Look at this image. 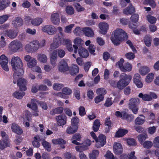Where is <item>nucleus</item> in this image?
<instances>
[{
  "instance_id": "obj_59",
  "label": "nucleus",
  "mask_w": 159,
  "mask_h": 159,
  "mask_svg": "<svg viewBox=\"0 0 159 159\" xmlns=\"http://www.w3.org/2000/svg\"><path fill=\"white\" fill-rule=\"evenodd\" d=\"M148 21L151 24L155 23L157 21V19L155 17L149 15L147 16Z\"/></svg>"
},
{
  "instance_id": "obj_25",
  "label": "nucleus",
  "mask_w": 159,
  "mask_h": 159,
  "mask_svg": "<svg viewBox=\"0 0 159 159\" xmlns=\"http://www.w3.org/2000/svg\"><path fill=\"white\" fill-rule=\"evenodd\" d=\"M37 59L38 61L42 63H46L48 60V57L44 54L40 53L38 55Z\"/></svg>"
},
{
  "instance_id": "obj_50",
  "label": "nucleus",
  "mask_w": 159,
  "mask_h": 159,
  "mask_svg": "<svg viewBox=\"0 0 159 159\" xmlns=\"http://www.w3.org/2000/svg\"><path fill=\"white\" fill-rule=\"evenodd\" d=\"M64 37V36L60 38L61 45L65 44L66 46L71 43V42L70 40L69 39H65Z\"/></svg>"
},
{
  "instance_id": "obj_12",
  "label": "nucleus",
  "mask_w": 159,
  "mask_h": 159,
  "mask_svg": "<svg viewBox=\"0 0 159 159\" xmlns=\"http://www.w3.org/2000/svg\"><path fill=\"white\" fill-rule=\"evenodd\" d=\"M58 69L61 72H64L68 70L69 67L66 61L64 59L61 60L60 62Z\"/></svg>"
},
{
  "instance_id": "obj_9",
  "label": "nucleus",
  "mask_w": 159,
  "mask_h": 159,
  "mask_svg": "<svg viewBox=\"0 0 159 159\" xmlns=\"http://www.w3.org/2000/svg\"><path fill=\"white\" fill-rule=\"evenodd\" d=\"M106 137L105 135L100 134L95 140L96 147L98 148L103 146L106 143Z\"/></svg>"
},
{
  "instance_id": "obj_34",
  "label": "nucleus",
  "mask_w": 159,
  "mask_h": 159,
  "mask_svg": "<svg viewBox=\"0 0 159 159\" xmlns=\"http://www.w3.org/2000/svg\"><path fill=\"white\" fill-rule=\"evenodd\" d=\"M31 43L32 44L34 52H37L39 48V41L36 40H33L31 41Z\"/></svg>"
},
{
  "instance_id": "obj_57",
  "label": "nucleus",
  "mask_w": 159,
  "mask_h": 159,
  "mask_svg": "<svg viewBox=\"0 0 159 159\" xmlns=\"http://www.w3.org/2000/svg\"><path fill=\"white\" fill-rule=\"evenodd\" d=\"M82 30L80 27H77L74 30L73 32L75 35L79 36L81 34Z\"/></svg>"
},
{
  "instance_id": "obj_1",
  "label": "nucleus",
  "mask_w": 159,
  "mask_h": 159,
  "mask_svg": "<svg viewBox=\"0 0 159 159\" xmlns=\"http://www.w3.org/2000/svg\"><path fill=\"white\" fill-rule=\"evenodd\" d=\"M11 64L14 71L13 83L15 84L18 78V76H22L23 74V64L19 57L14 56L11 58Z\"/></svg>"
},
{
  "instance_id": "obj_60",
  "label": "nucleus",
  "mask_w": 159,
  "mask_h": 159,
  "mask_svg": "<svg viewBox=\"0 0 159 159\" xmlns=\"http://www.w3.org/2000/svg\"><path fill=\"white\" fill-rule=\"evenodd\" d=\"M96 93L98 95L103 96L106 93L107 91L104 88H99L97 89Z\"/></svg>"
},
{
  "instance_id": "obj_36",
  "label": "nucleus",
  "mask_w": 159,
  "mask_h": 159,
  "mask_svg": "<svg viewBox=\"0 0 159 159\" xmlns=\"http://www.w3.org/2000/svg\"><path fill=\"white\" fill-rule=\"evenodd\" d=\"M52 143L56 145H64L66 143V141L62 139H53L52 140Z\"/></svg>"
},
{
  "instance_id": "obj_62",
  "label": "nucleus",
  "mask_w": 159,
  "mask_h": 159,
  "mask_svg": "<svg viewBox=\"0 0 159 159\" xmlns=\"http://www.w3.org/2000/svg\"><path fill=\"white\" fill-rule=\"evenodd\" d=\"M79 122V119L76 117H73L71 120V125L72 126H78L77 125Z\"/></svg>"
},
{
  "instance_id": "obj_6",
  "label": "nucleus",
  "mask_w": 159,
  "mask_h": 159,
  "mask_svg": "<svg viewBox=\"0 0 159 159\" xmlns=\"http://www.w3.org/2000/svg\"><path fill=\"white\" fill-rule=\"evenodd\" d=\"M138 97L146 101H151L153 99H156L157 98V96L155 93L152 92H150L149 94H143L142 93H140Z\"/></svg>"
},
{
  "instance_id": "obj_54",
  "label": "nucleus",
  "mask_w": 159,
  "mask_h": 159,
  "mask_svg": "<svg viewBox=\"0 0 159 159\" xmlns=\"http://www.w3.org/2000/svg\"><path fill=\"white\" fill-rule=\"evenodd\" d=\"M66 13L69 15H72L74 13V10L73 7L70 6L66 7Z\"/></svg>"
},
{
  "instance_id": "obj_33",
  "label": "nucleus",
  "mask_w": 159,
  "mask_h": 159,
  "mask_svg": "<svg viewBox=\"0 0 159 159\" xmlns=\"http://www.w3.org/2000/svg\"><path fill=\"white\" fill-rule=\"evenodd\" d=\"M132 68V65L128 62L125 63L123 68H121V70L123 72L130 71Z\"/></svg>"
},
{
  "instance_id": "obj_56",
  "label": "nucleus",
  "mask_w": 159,
  "mask_h": 159,
  "mask_svg": "<svg viewBox=\"0 0 159 159\" xmlns=\"http://www.w3.org/2000/svg\"><path fill=\"white\" fill-rule=\"evenodd\" d=\"M62 91L64 92V93H65L66 95H69L72 93V90L67 87L64 88L62 89Z\"/></svg>"
},
{
  "instance_id": "obj_15",
  "label": "nucleus",
  "mask_w": 159,
  "mask_h": 159,
  "mask_svg": "<svg viewBox=\"0 0 159 159\" xmlns=\"http://www.w3.org/2000/svg\"><path fill=\"white\" fill-rule=\"evenodd\" d=\"M61 45L60 38L55 36L53 40V42L51 44L50 49H53L58 48Z\"/></svg>"
},
{
  "instance_id": "obj_8",
  "label": "nucleus",
  "mask_w": 159,
  "mask_h": 159,
  "mask_svg": "<svg viewBox=\"0 0 159 159\" xmlns=\"http://www.w3.org/2000/svg\"><path fill=\"white\" fill-rule=\"evenodd\" d=\"M41 30L43 32L50 35H53L57 32L56 28L53 25H46L43 26Z\"/></svg>"
},
{
  "instance_id": "obj_63",
  "label": "nucleus",
  "mask_w": 159,
  "mask_h": 159,
  "mask_svg": "<svg viewBox=\"0 0 159 159\" xmlns=\"http://www.w3.org/2000/svg\"><path fill=\"white\" fill-rule=\"evenodd\" d=\"M125 57L127 59L131 60L134 59L135 57V56L134 53L129 52L125 54Z\"/></svg>"
},
{
  "instance_id": "obj_55",
  "label": "nucleus",
  "mask_w": 159,
  "mask_h": 159,
  "mask_svg": "<svg viewBox=\"0 0 159 159\" xmlns=\"http://www.w3.org/2000/svg\"><path fill=\"white\" fill-rule=\"evenodd\" d=\"M63 87V85L61 84L55 83L53 85V89L55 90L59 91Z\"/></svg>"
},
{
  "instance_id": "obj_11",
  "label": "nucleus",
  "mask_w": 159,
  "mask_h": 159,
  "mask_svg": "<svg viewBox=\"0 0 159 159\" xmlns=\"http://www.w3.org/2000/svg\"><path fill=\"white\" fill-rule=\"evenodd\" d=\"M141 76L138 73L134 74L133 78V83L136 86L139 88H141L143 87V84L140 79Z\"/></svg>"
},
{
  "instance_id": "obj_43",
  "label": "nucleus",
  "mask_w": 159,
  "mask_h": 159,
  "mask_svg": "<svg viewBox=\"0 0 159 159\" xmlns=\"http://www.w3.org/2000/svg\"><path fill=\"white\" fill-rule=\"evenodd\" d=\"M100 125L99 120L96 119L94 122L93 127V129L95 132L97 131L99 129Z\"/></svg>"
},
{
  "instance_id": "obj_64",
  "label": "nucleus",
  "mask_w": 159,
  "mask_h": 159,
  "mask_svg": "<svg viewBox=\"0 0 159 159\" xmlns=\"http://www.w3.org/2000/svg\"><path fill=\"white\" fill-rule=\"evenodd\" d=\"M134 118V117L132 114H128L126 113L125 115L124 118V119L127 120L128 121H131L133 120Z\"/></svg>"
},
{
  "instance_id": "obj_19",
  "label": "nucleus",
  "mask_w": 159,
  "mask_h": 159,
  "mask_svg": "<svg viewBox=\"0 0 159 159\" xmlns=\"http://www.w3.org/2000/svg\"><path fill=\"white\" fill-rule=\"evenodd\" d=\"M51 20L54 25H58L60 22L59 14L57 12L52 13L51 16Z\"/></svg>"
},
{
  "instance_id": "obj_24",
  "label": "nucleus",
  "mask_w": 159,
  "mask_h": 159,
  "mask_svg": "<svg viewBox=\"0 0 159 159\" xmlns=\"http://www.w3.org/2000/svg\"><path fill=\"white\" fill-rule=\"evenodd\" d=\"M82 31L85 35L90 37H93L94 35L93 31L89 27L84 28L83 29Z\"/></svg>"
},
{
  "instance_id": "obj_52",
  "label": "nucleus",
  "mask_w": 159,
  "mask_h": 159,
  "mask_svg": "<svg viewBox=\"0 0 159 159\" xmlns=\"http://www.w3.org/2000/svg\"><path fill=\"white\" fill-rule=\"evenodd\" d=\"M74 26V24H71L66 26L64 30L65 32L67 34H70L72 32V28Z\"/></svg>"
},
{
  "instance_id": "obj_61",
  "label": "nucleus",
  "mask_w": 159,
  "mask_h": 159,
  "mask_svg": "<svg viewBox=\"0 0 159 159\" xmlns=\"http://www.w3.org/2000/svg\"><path fill=\"white\" fill-rule=\"evenodd\" d=\"M107 159H117L116 157H114L113 154L110 151H108L105 155Z\"/></svg>"
},
{
  "instance_id": "obj_14",
  "label": "nucleus",
  "mask_w": 159,
  "mask_h": 159,
  "mask_svg": "<svg viewBox=\"0 0 159 159\" xmlns=\"http://www.w3.org/2000/svg\"><path fill=\"white\" fill-rule=\"evenodd\" d=\"M98 27L100 33L103 34H105L107 33L109 28V25L107 23L103 22L99 24Z\"/></svg>"
},
{
  "instance_id": "obj_41",
  "label": "nucleus",
  "mask_w": 159,
  "mask_h": 159,
  "mask_svg": "<svg viewBox=\"0 0 159 159\" xmlns=\"http://www.w3.org/2000/svg\"><path fill=\"white\" fill-rule=\"evenodd\" d=\"M27 107L30 108L34 111V112L33 113V115L35 116H38V112H39V110L37 105L31 106L30 104H27Z\"/></svg>"
},
{
  "instance_id": "obj_31",
  "label": "nucleus",
  "mask_w": 159,
  "mask_h": 159,
  "mask_svg": "<svg viewBox=\"0 0 159 159\" xmlns=\"http://www.w3.org/2000/svg\"><path fill=\"white\" fill-rule=\"evenodd\" d=\"M10 2L9 0L0 1V10H2L9 6Z\"/></svg>"
},
{
  "instance_id": "obj_18",
  "label": "nucleus",
  "mask_w": 159,
  "mask_h": 159,
  "mask_svg": "<svg viewBox=\"0 0 159 159\" xmlns=\"http://www.w3.org/2000/svg\"><path fill=\"white\" fill-rule=\"evenodd\" d=\"M73 43L75 45H73V47L74 49V53H76L77 52L78 47L77 46H79L82 44L84 43V42L80 38H76L74 39Z\"/></svg>"
},
{
  "instance_id": "obj_20",
  "label": "nucleus",
  "mask_w": 159,
  "mask_h": 159,
  "mask_svg": "<svg viewBox=\"0 0 159 159\" xmlns=\"http://www.w3.org/2000/svg\"><path fill=\"white\" fill-rule=\"evenodd\" d=\"M18 31L17 30H11L5 31V34H6L9 38L13 39L17 35Z\"/></svg>"
},
{
  "instance_id": "obj_58",
  "label": "nucleus",
  "mask_w": 159,
  "mask_h": 159,
  "mask_svg": "<svg viewBox=\"0 0 159 159\" xmlns=\"http://www.w3.org/2000/svg\"><path fill=\"white\" fill-rule=\"evenodd\" d=\"M144 148H151L152 145V143L150 141H146L144 142L143 144H141Z\"/></svg>"
},
{
  "instance_id": "obj_16",
  "label": "nucleus",
  "mask_w": 159,
  "mask_h": 159,
  "mask_svg": "<svg viewBox=\"0 0 159 159\" xmlns=\"http://www.w3.org/2000/svg\"><path fill=\"white\" fill-rule=\"evenodd\" d=\"M11 129L12 131L18 134H21L23 133V130L18 125L15 123H13L11 126Z\"/></svg>"
},
{
  "instance_id": "obj_53",
  "label": "nucleus",
  "mask_w": 159,
  "mask_h": 159,
  "mask_svg": "<svg viewBox=\"0 0 159 159\" xmlns=\"http://www.w3.org/2000/svg\"><path fill=\"white\" fill-rule=\"evenodd\" d=\"M14 24L17 27L21 26L23 25L22 20L20 17H17L15 20Z\"/></svg>"
},
{
  "instance_id": "obj_17",
  "label": "nucleus",
  "mask_w": 159,
  "mask_h": 159,
  "mask_svg": "<svg viewBox=\"0 0 159 159\" xmlns=\"http://www.w3.org/2000/svg\"><path fill=\"white\" fill-rule=\"evenodd\" d=\"M122 147L119 143L115 142L113 145V150L114 153L117 155L120 154L122 152Z\"/></svg>"
},
{
  "instance_id": "obj_2",
  "label": "nucleus",
  "mask_w": 159,
  "mask_h": 159,
  "mask_svg": "<svg viewBox=\"0 0 159 159\" xmlns=\"http://www.w3.org/2000/svg\"><path fill=\"white\" fill-rule=\"evenodd\" d=\"M128 36L126 33L121 29H118L115 30L111 35V40L115 45H119L120 42L127 39Z\"/></svg>"
},
{
  "instance_id": "obj_7",
  "label": "nucleus",
  "mask_w": 159,
  "mask_h": 159,
  "mask_svg": "<svg viewBox=\"0 0 159 159\" xmlns=\"http://www.w3.org/2000/svg\"><path fill=\"white\" fill-rule=\"evenodd\" d=\"M8 57L4 54L0 56V65L2 69L6 71H8L9 68L8 66Z\"/></svg>"
},
{
  "instance_id": "obj_26",
  "label": "nucleus",
  "mask_w": 159,
  "mask_h": 159,
  "mask_svg": "<svg viewBox=\"0 0 159 159\" xmlns=\"http://www.w3.org/2000/svg\"><path fill=\"white\" fill-rule=\"evenodd\" d=\"M124 13L126 15H131L135 11V8L131 4L124 10Z\"/></svg>"
},
{
  "instance_id": "obj_44",
  "label": "nucleus",
  "mask_w": 159,
  "mask_h": 159,
  "mask_svg": "<svg viewBox=\"0 0 159 159\" xmlns=\"http://www.w3.org/2000/svg\"><path fill=\"white\" fill-rule=\"evenodd\" d=\"M154 75L153 73H150L146 76L145 79L146 82L148 83H150L154 79Z\"/></svg>"
},
{
  "instance_id": "obj_21",
  "label": "nucleus",
  "mask_w": 159,
  "mask_h": 159,
  "mask_svg": "<svg viewBox=\"0 0 159 159\" xmlns=\"http://www.w3.org/2000/svg\"><path fill=\"white\" fill-rule=\"evenodd\" d=\"M57 124L59 126L65 125L66 122V118L64 116L60 115L56 117Z\"/></svg>"
},
{
  "instance_id": "obj_3",
  "label": "nucleus",
  "mask_w": 159,
  "mask_h": 159,
  "mask_svg": "<svg viewBox=\"0 0 159 159\" xmlns=\"http://www.w3.org/2000/svg\"><path fill=\"white\" fill-rule=\"evenodd\" d=\"M120 80L117 82L116 86H115L112 82L111 84L113 86H116L120 89H123L125 87L128 85L132 77L129 75H127L125 73L122 74L120 76Z\"/></svg>"
},
{
  "instance_id": "obj_4",
  "label": "nucleus",
  "mask_w": 159,
  "mask_h": 159,
  "mask_svg": "<svg viewBox=\"0 0 159 159\" xmlns=\"http://www.w3.org/2000/svg\"><path fill=\"white\" fill-rule=\"evenodd\" d=\"M23 47V44L20 41L17 40L12 41L8 46L9 49L14 52L22 50Z\"/></svg>"
},
{
  "instance_id": "obj_42",
  "label": "nucleus",
  "mask_w": 159,
  "mask_h": 159,
  "mask_svg": "<svg viewBox=\"0 0 159 159\" xmlns=\"http://www.w3.org/2000/svg\"><path fill=\"white\" fill-rule=\"evenodd\" d=\"M150 71L148 67L146 66L142 67L139 69L140 73L143 75H144Z\"/></svg>"
},
{
  "instance_id": "obj_28",
  "label": "nucleus",
  "mask_w": 159,
  "mask_h": 159,
  "mask_svg": "<svg viewBox=\"0 0 159 159\" xmlns=\"http://www.w3.org/2000/svg\"><path fill=\"white\" fill-rule=\"evenodd\" d=\"M145 118L144 116L143 115H140L135 120V124L138 125L143 124L145 121Z\"/></svg>"
},
{
  "instance_id": "obj_32",
  "label": "nucleus",
  "mask_w": 159,
  "mask_h": 159,
  "mask_svg": "<svg viewBox=\"0 0 159 159\" xmlns=\"http://www.w3.org/2000/svg\"><path fill=\"white\" fill-rule=\"evenodd\" d=\"M128 132L127 129H120L116 133L115 136L116 137H120L123 136Z\"/></svg>"
},
{
  "instance_id": "obj_38",
  "label": "nucleus",
  "mask_w": 159,
  "mask_h": 159,
  "mask_svg": "<svg viewBox=\"0 0 159 159\" xmlns=\"http://www.w3.org/2000/svg\"><path fill=\"white\" fill-rule=\"evenodd\" d=\"M144 43L147 46L150 47L151 46L152 38L151 36L148 35H146L144 38Z\"/></svg>"
},
{
  "instance_id": "obj_29",
  "label": "nucleus",
  "mask_w": 159,
  "mask_h": 159,
  "mask_svg": "<svg viewBox=\"0 0 159 159\" xmlns=\"http://www.w3.org/2000/svg\"><path fill=\"white\" fill-rule=\"evenodd\" d=\"M79 55L84 58L87 57L89 56V53L88 51L85 49L81 47L78 51Z\"/></svg>"
},
{
  "instance_id": "obj_48",
  "label": "nucleus",
  "mask_w": 159,
  "mask_h": 159,
  "mask_svg": "<svg viewBox=\"0 0 159 159\" xmlns=\"http://www.w3.org/2000/svg\"><path fill=\"white\" fill-rule=\"evenodd\" d=\"M42 145L43 146L44 148L48 151H51V146L50 143L48 142L43 140L42 143Z\"/></svg>"
},
{
  "instance_id": "obj_37",
  "label": "nucleus",
  "mask_w": 159,
  "mask_h": 159,
  "mask_svg": "<svg viewBox=\"0 0 159 159\" xmlns=\"http://www.w3.org/2000/svg\"><path fill=\"white\" fill-rule=\"evenodd\" d=\"M78 129V126H69L67 129L66 132L67 134H72L76 132Z\"/></svg>"
},
{
  "instance_id": "obj_40",
  "label": "nucleus",
  "mask_w": 159,
  "mask_h": 159,
  "mask_svg": "<svg viewBox=\"0 0 159 159\" xmlns=\"http://www.w3.org/2000/svg\"><path fill=\"white\" fill-rule=\"evenodd\" d=\"M9 143L7 140H3L0 141V149L3 150L6 147L9 146Z\"/></svg>"
},
{
  "instance_id": "obj_30",
  "label": "nucleus",
  "mask_w": 159,
  "mask_h": 159,
  "mask_svg": "<svg viewBox=\"0 0 159 159\" xmlns=\"http://www.w3.org/2000/svg\"><path fill=\"white\" fill-rule=\"evenodd\" d=\"M43 19L41 18H36L32 20L31 23L32 25L38 26L43 22Z\"/></svg>"
},
{
  "instance_id": "obj_5",
  "label": "nucleus",
  "mask_w": 159,
  "mask_h": 159,
  "mask_svg": "<svg viewBox=\"0 0 159 159\" xmlns=\"http://www.w3.org/2000/svg\"><path fill=\"white\" fill-rule=\"evenodd\" d=\"M139 103V99L138 98H133L129 100V108L134 114L137 113L138 108L137 106Z\"/></svg>"
},
{
  "instance_id": "obj_23",
  "label": "nucleus",
  "mask_w": 159,
  "mask_h": 159,
  "mask_svg": "<svg viewBox=\"0 0 159 159\" xmlns=\"http://www.w3.org/2000/svg\"><path fill=\"white\" fill-rule=\"evenodd\" d=\"M70 74L75 76L79 72V68L76 65L73 64L70 67Z\"/></svg>"
},
{
  "instance_id": "obj_45",
  "label": "nucleus",
  "mask_w": 159,
  "mask_h": 159,
  "mask_svg": "<svg viewBox=\"0 0 159 159\" xmlns=\"http://www.w3.org/2000/svg\"><path fill=\"white\" fill-rule=\"evenodd\" d=\"M31 43V41L29 43L26 44L25 46V50L28 52H34L33 48H32V44Z\"/></svg>"
},
{
  "instance_id": "obj_13",
  "label": "nucleus",
  "mask_w": 159,
  "mask_h": 159,
  "mask_svg": "<svg viewBox=\"0 0 159 159\" xmlns=\"http://www.w3.org/2000/svg\"><path fill=\"white\" fill-rule=\"evenodd\" d=\"M31 116L30 112L28 111H25V114L22 116L23 119V123L26 127H28L30 126V124L28 122L31 119Z\"/></svg>"
},
{
  "instance_id": "obj_47",
  "label": "nucleus",
  "mask_w": 159,
  "mask_h": 159,
  "mask_svg": "<svg viewBox=\"0 0 159 159\" xmlns=\"http://www.w3.org/2000/svg\"><path fill=\"white\" fill-rule=\"evenodd\" d=\"M63 111V108L62 107H59L53 109L50 111V114L52 115L55 114L61 113Z\"/></svg>"
},
{
  "instance_id": "obj_51",
  "label": "nucleus",
  "mask_w": 159,
  "mask_h": 159,
  "mask_svg": "<svg viewBox=\"0 0 159 159\" xmlns=\"http://www.w3.org/2000/svg\"><path fill=\"white\" fill-rule=\"evenodd\" d=\"M148 138L146 134H140L138 136L139 141L141 144L143 143V141Z\"/></svg>"
},
{
  "instance_id": "obj_10",
  "label": "nucleus",
  "mask_w": 159,
  "mask_h": 159,
  "mask_svg": "<svg viewBox=\"0 0 159 159\" xmlns=\"http://www.w3.org/2000/svg\"><path fill=\"white\" fill-rule=\"evenodd\" d=\"M21 76H19L18 78L16 80L15 84L17 83L19 87L20 90L22 91H25L27 89L26 85L27 84V81L24 79L20 78Z\"/></svg>"
},
{
  "instance_id": "obj_49",
  "label": "nucleus",
  "mask_w": 159,
  "mask_h": 159,
  "mask_svg": "<svg viewBox=\"0 0 159 159\" xmlns=\"http://www.w3.org/2000/svg\"><path fill=\"white\" fill-rule=\"evenodd\" d=\"M99 152L98 150H94L92 151V153L89 155L90 159H96L98 155Z\"/></svg>"
},
{
  "instance_id": "obj_27",
  "label": "nucleus",
  "mask_w": 159,
  "mask_h": 159,
  "mask_svg": "<svg viewBox=\"0 0 159 159\" xmlns=\"http://www.w3.org/2000/svg\"><path fill=\"white\" fill-rule=\"evenodd\" d=\"M135 152H132L130 154L127 156L125 154H123L120 156V159H137L134 156Z\"/></svg>"
},
{
  "instance_id": "obj_22",
  "label": "nucleus",
  "mask_w": 159,
  "mask_h": 159,
  "mask_svg": "<svg viewBox=\"0 0 159 159\" xmlns=\"http://www.w3.org/2000/svg\"><path fill=\"white\" fill-rule=\"evenodd\" d=\"M81 135L78 134H76L73 135L72 138L71 139V142L72 143L79 145L80 144V143L78 142L77 141H81Z\"/></svg>"
},
{
  "instance_id": "obj_46",
  "label": "nucleus",
  "mask_w": 159,
  "mask_h": 159,
  "mask_svg": "<svg viewBox=\"0 0 159 159\" xmlns=\"http://www.w3.org/2000/svg\"><path fill=\"white\" fill-rule=\"evenodd\" d=\"M37 64V60L34 58H32L31 60L28 62V67L30 68H31L35 66Z\"/></svg>"
},
{
  "instance_id": "obj_35",
  "label": "nucleus",
  "mask_w": 159,
  "mask_h": 159,
  "mask_svg": "<svg viewBox=\"0 0 159 159\" xmlns=\"http://www.w3.org/2000/svg\"><path fill=\"white\" fill-rule=\"evenodd\" d=\"M41 140L40 138L38 135H37L34 137V140L32 142L33 146L36 148H38L40 145L39 141Z\"/></svg>"
},
{
  "instance_id": "obj_39",
  "label": "nucleus",
  "mask_w": 159,
  "mask_h": 159,
  "mask_svg": "<svg viewBox=\"0 0 159 159\" xmlns=\"http://www.w3.org/2000/svg\"><path fill=\"white\" fill-rule=\"evenodd\" d=\"M25 95L24 92H20L18 91L15 92L12 94L13 97L18 99H21Z\"/></svg>"
}]
</instances>
